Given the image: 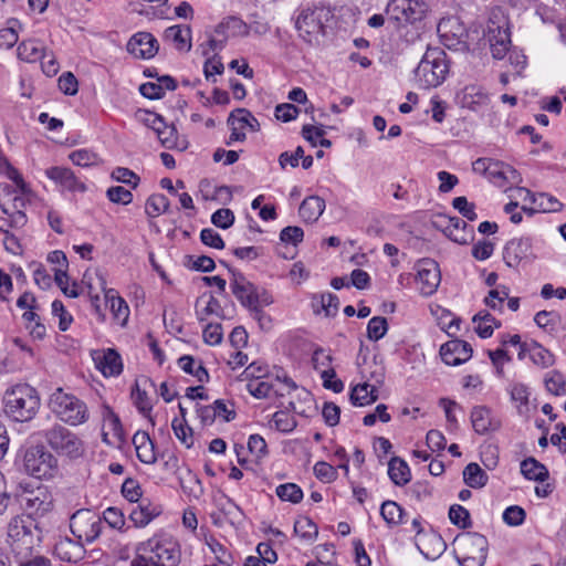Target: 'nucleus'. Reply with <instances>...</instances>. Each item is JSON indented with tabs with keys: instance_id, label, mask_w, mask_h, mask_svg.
Listing matches in <instances>:
<instances>
[{
	"instance_id": "f257e3e1",
	"label": "nucleus",
	"mask_w": 566,
	"mask_h": 566,
	"mask_svg": "<svg viewBox=\"0 0 566 566\" xmlns=\"http://www.w3.org/2000/svg\"><path fill=\"white\" fill-rule=\"evenodd\" d=\"M180 556L178 542L167 533H158L136 545L130 566H177Z\"/></svg>"
},
{
	"instance_id": "f03ea898",
	"label": "nucleus",
	"mask_w": 566,
	"mask_h": 566,
	"mask_svg": "<svg viewBox=\"0 0 566 566\" xmlns=\"http://www.w3.org/2000/svg\"><path fill=\"white\" fill-rule=\"evenodd\" d=\"M41 406L38 390L29 384H15L3 395V411L8 418L17 422L32 420Z\"/></svg>"
},
{
	"instance_id": "7ed1b4c3",
	"label": "nucleus",
	"mask_w": 566,
	"mask_h": 566,
	"mask_svg": "<svg viewBox=\"0 0 566 566\" xmlns=\"http://www.w3.org/2000/svg\"><path fill=\"white\" fill-rule=\"evenodd\" d=\"M448 72L446 52L440 48H429L415 70V80L421 88L437 87L446 80Z\"/></svg>"
},
{
	"instance_id": "20e7f679",
	"label": "nucleus",
	"mask_w": 566,
	"mask_h": 566,
	"mask_svg": "<svg viewBox=\"0 0 566 566\" xmlns=\"http://www.w3.org/2000/svg\"><path fill=\"white\" fill-rule=\"evenodd\" d=\"M39 541L40 531L30 515H18L9 522L7 543L13 555L28 554Z\"/></svg>"
},
{
	"instance_id": "39448f33",
	"label": "nucleus",
	"mask_w": 566,
	"mask_h": 566,
	"mask_svg": "<svg viewBox=\"0 0 566 566\" xmlns=\"http://www.w3.org/2000/svg\"><path fill=\"white\" fill-rule=\"evenodd\" d=\"M41 437L60 457L76 460L85 453V444L78 434L60 423L43 430Z\"/></svg>"
},
{
	"instance_id": "423d86ee",
	"label": "nucleus",
	"mask_w": 566,
	"mask_h": 566,
	"mask_svg": "<svg viewBox=\"0 0 566 566\" xmlns=\"http://www.w3.org/2000/svg\"><path fill=\"white\" fill-rule=\"evenodd\" d=\"M25 206L24 198L17 190L0 188V208L3 214L0 216V230L6 235L9 234V229H20L27 224Z\"/></svg>"
},
{
	"instance_id": "0eeeda50",
	"label": "nucleus",
	"mask_w": 566,
	"mask_h": 566,
	"mask_svg": "<svg viewBox=\"0 0 566 566\" xmlns=\"http://www.w3.org/2000/svg\"><path fill=\"white\" fill-rule=\"evenodd\" d=\"M52 412L70 426H78L87 421L88 410L86 403L77 397L57 389L50 399Z\"/></svg>"
},
{
	"instance_id": "6e6552de",
	"label": "nucleus",
	"mask_w": 566,
	"mask_h": 566,
	"mask_svg": "<svg viewBox=\"0 0 566 566\" xmlns=\"http://www.w3.org/2000/svg\"><path fill=\"white\" fill-rule=\"evenodd\" d=\"M23 467L28 474L36 479H51L59 470L57 459L42 446L27 449Z\"/></svg>"
},
{
	"instance_id": "1a4fd4ad",
	"label": "nucleus",
	"mask_w": 566,
	"mask_h": 566,
	"mask_svg": "<svg viewBox=\"0 0 566 566\" xmlns=\"http://www.w3.org/2000/svg\"><path fill=\"white\" fill-rule=\"evenodd\" d=\"M473 171L485 176L496 187L520 182V174L512 166L491 158H479L472 165Z\"/></svg>"
},
{
	"instance_id": "9d476101",
	"label": "nucleus",
	"mask_w": 566,
	"mask_h": 566,
	"mask_svg": "<svg viewBox=\"0 0 566 566\" xmlns=\"http://www.w3.org/2000/svg\"><path fill=\"white\" fill-rule=\"evenodd\" d=\"M329 15V11L323 6L303 8L295 20V28L306 42L316 40L324 30V20Z\"/></svg>"
},
{
	"instance_id": "9b49d317",
	"label": "nucleus",
	"mask_w": 566,
	"mask_h": 566,
	"mask_svg": "<svg viewBox=\"0 0 566 566\" xmlns=\"http://www.w3.org/2000/svg\"><path fill=\"white\" fill-rule=\"evenodd\" d=\"M72 534L82 543H92L101 534L103 521L95 512L83 509L76 511L70 518Z\"/></svg>"
},
{
	"instance_id": "f8f14e48",
	"label": "nucleus",
	"mask_w": 566,
	"mask_h": 566,
	"mask_svg": "<svg viewBox=\"0 0 566 566\" xmlns=\"http://www.w3.org/2000/svg\"><path fill=\"white\" fill-rule=\"evenodd\" d=\"M485 35L490 43L492 56L502 60L509 52L511 36L507 23L500 12H492L486 25Z\"/></svg>"
},
{
	"instance_id": "ddd939ff",
	"label": "nucleus",
	"mask_w": 566,
	"mask_h": 566,
	"mask_svg": "<svg viewBox=\"0 0 566 566\" xmlns=\"http://www.w3.org/2000/svg\"><path fill=\"white\" fill-rule=\"evenodd\" d=\"M232 293L240 301V303L254 311L255 316L259 321L266 318L270 321V316L265 315L259 308L268 306L273 302L272 295L264 289L263 285H231Z\"/></svg>"
},
{
	"instance_id": "4468645a",
	"label": "nucleus",
	"mask_w": 566,
	"mask_h": 566,
	"mask_svg": "<svg viewBox=\"0 0 566 566\" xmlns=\"http://www.w3.org/2000/svg\"><path fill=\"white\" fill-rule=\"evenodd\" d=\"M427 12L422 0H390L386 13L389 19L403 24L420 21Z\"/></svg>"
},
{
	"instance_id": "2eb2a0df",
	"label": "nucleus",
	"mask_w": 566,
	"mask_h": 566,
	"mask_svg": "<svg viewBox=\"0 0 566 566\" xmlns=\"http://www.w3.org/2000/svg\"><path fill=\"white\" fill-rule=\"evenodd\" d=\"M438 33L442 43L448 49L467 50L468 49V31L458 18L442 19L438 23Z\"/></svg>"
},
{
	"instance_id": "dca6fc26",
	"label": "nucleus",
	"mask_w": 566,
	"mask_h": 566,
	"mask_svg": "<svg viewBox=\"0 0 566 566\" xmlns=\"http://www.w3.org/2000/svg\"><path fill=\"white\" fill-rule=\"evenodd\" d=\"M503 261L506 266L517 269L531 262L535 255L528 238H513L503 248Z\"/></svg>"
},
{
	"instance_id": "f3484780",
	"label": "nucleus",
	"mask_w": 566,
	"mask_h": 566,
	"mask_svg": "<svg viewBox=\"0 0 566 566\" xmlns=\"http://www.w3.org/2000/svg\"><path fill=\"white\" fill-rule=\"evenodd\" d=\"M45 176L55 184L62 192H85L86 185L80 180L75 174L67 167L53 166L45 170Z\"/></svg>"
},
{
	"instance_id": "a211bd4d",
	"label": "nucleus",
	"mask_w": 566,
	"mask_h": 566,
	"mask_svg": "<svg viewBox=\"0 0 566 566\" xmlns=\"http://www.w3.org/2000/svg\"><path fill=\"white\" fill-rule=\"evenodd\" d=\"M95 367L105 377H116L123 371V360L114 348L95 350L92 354Z\"/></svg>"
},
{
	"instance_id": "6ab92c4d",
	"label": "nucleus",
	"mask_w": 566,
	"mask_h": 566,
	"mask_svg": "<svg viewBox=\"0 0 566 566\" xmlns=\"http://www.w3.org/2000/svg\"><path fill=\"white\" fill-rule=\"evenodd\" d=\"M473 349L471 345L462 339H451L440 348L442 360L450 366H459L472 357Z\"/></svg>"
},
{
	"instance_id": "aec40b11",
	"label": "nucleus",
	"mask_w": 566,
	"mask_h": 566,
	"mask_svg": "<svg viewBox=\"0 0 566 566\" xmlns=\"http://www.w3.org/2000/svg\"><path fill=\"white\" fill-rule=\"evenodd\" d=\"M158 49L157 39L149 32H138L127 43V51L137 59H151Z\"/></svg>"
},
{
	"instance_id": "412c9836",
	"label": "nucleus",
	"mask_w": 566,
	"mask_h": 566,
	"mask_svg": "<svg viewBox=\"0 0 566 566\" xmlns=\"http://www.w3.org/2000/svg\"><path fill=\"white\" fill-rule=\"evenodd\" d=\"M205 566H232V556L213 536H205Z\"/></svg>"
},
{
	"instance_id": "4be33fe9",
	"label": "nucleus",
	"mask_w": 566,
	"mask_h": 566,
	"mask_svg": "<svg viewBox=\"0 0 566 566\" xmlns=\"http://www.w3.org/2000/svg\"><path fill=\"white\" fill-rule=\"evenodd\" d=\"M471 423L478 434H485L489 431H496L501 428V421L492 416L486 406H475L471 410Z\"/></svg>"
},
{
	"instance_id": "5701e85b",
	"label": "nucleus",
	"mask_w": 566,
	"mask_h": 566,
	"mask_svg": "<svg viewBox=\"0 0 566 566\" xmlns=\"http://www.w3.org/2000/svg\"><path fill=\"white\" fill-rule=\"evenodd\" d=\"M226 285H217V291L213 294H202L197 300V317L200 321L207 319L209 316H221L222 307L217 298L222 295Z\"/></svg>"
},
{
	"instance_id": "b1692460",
	"label": "nucleus",
	"mask_w": 566,
	"mask_h": 566,
	"mask_svg": "<svg viewBox=\"0 0 566 566\" xmlns=\"http://www.w3.org/2000/svg\"><path fill=\"white\" fill-rule=\"evenodd\" d=\"M416 545L427 558L438 557L447 547L441 535L433 531L416 537Z\"/></svg>"
},
{
	"instance_id": "393cba45",
	"label": "nucleus",
	"mask_w": 566,
	"mask_h": 566,
	"mask_svg": "<svg viewBox=\"0 0 566 566\" xmlns=\"http://www.w3.org/2000/svg\"><path fill=\"white\" fill-rule=\"evenodd\" d=\"M164 41L180 52L191 50V29L188 25H171L164 32Z\"/></svg>"
},
{
	"instance_id": "a878e982",
	"label": "nucleus",
	"mask_w": 566,
	"mask_h": 566,
	"mask_svg": "<svg viewBox=\"0 0 566 566\" xmlns=\"http://www.w3.org/2000/svg\"><path fill=\"white\" fill-rule=\"evenodd\" d=\"M161 512L163 509L160 505L143 500L136 507L130 511L129 520L136 527H145L155 517L159 516Z\"/></svg>"
},
{
	"instance_id": "bb28decb",
	"label": "nucleus",
	"mask_w": 566,
	"mask_h": 566,
	"mask_svg": "<svg viewBox=\"0 0 566 566\" xmlns=\"http://www.w3.org/2000/svg\"><path fill=\"white\" fill-rule=\"evenodd\" d=\"M55 555L63 562L77 563L84 557L83 543L71 538H63L54 546Z\"/></svg>"
},
{
	"instance_id": "cd10ccee",
	"label": "nucleus",
	"mask_w": 566,
	"mask_h": 566,
	"mask_svg": "<svg viewBox=\"0 0 566 566\" xmlns=\"http://www.w3.org/2000/svg\"><path fill=\"white\" fill-rule=\"evenodd\" d=\"M136 455L145 464H154L157 460L155 444L145 431H137L133 437Z\"/></svg>"
},
{
	"instance_id": "c85d7f7f",
	"label": "nucleus",
	"mask_w": 566,
	"mask_h": 566,
	"mask_svg": "<svg viewBox=\"0 0 566 566\" xmlns=\"http://www.w3.org/2000/svg\"><path fill=\"white\" fill-rule=\"evenodd\" d=\"M509 394L511 400L515 403L517 413L522 417L528 418L532 409L534 408L530 400V388L524 384L515 382L510 386Z\"/></svg>"
},
{
	"instance_id": "c756f323",
	"label": "nucleus",
	"mask_w": 566,
	"mask_h": 566,
	"mask_svg": "<svg viewBox=\"0 0 566 566\" xmlns=\"http://www.w3.org/2000/svg\"><path fill=\"white\" fill-rule=\"evenodd\" d=\"M415 280L418 283H440L441 272L439 264L432 259H422L413 268Z\"/></svg>"
},
{
	"instance_id": "7c9ffc66",
	"label": "nucleus",
	"mask_w": 566,
	"mask_h": 566,
	"mask_svg": "<svg viewBox=\"0 0 566 566\" xmlns=\"http://www.w3.org/2000/svg\"><path fill=\"white\" fill-rule=\"evenodd\" d=\"M467 545L475 547L479 551L478 556H467L462 560L459 559L461 566H483L486 559L488 541L486 537L474 533L465 538Z\"/></svg>"
},
{
	"instance_id": "2f4dec72",
	"label": "nucleus",
	"mask_w": 566,
	"mask_h": 566,
	"mask_svg": "<svg viewBox=\"0 0 566 566\" xmlns=\"http://www.w3.org/2000/svg\"><path fill=\"white\" fill-rule=\"evenodd\" d=\"M311 306L314 314H324L326 317H333L338 313L339 301L335 294H314L311 300Z\"/></svg>"
},
{
	"instance_id": "473e14b6",
	"label": "nucleus",
	"mask_w": 566,
	"mask_h": 566,
	"mask_svg": "<svg viewBox=\"0 0 566 566\" xmlns=\"http://www.w3.org/2000/svg\"><path fill=\"white\" fill-rule=\"evenodd\" d=\"M21 504L33 513H44L49 510L51 502L45 490L24 492L21 495Z\"/></svg>"
},
{
	"instance_id": "72a5a7b5",
	"label": "nucleus",
	"mask_w": 566,
	"mask_h": 566,
	"mask_svg": "<svg viewBox=\"0 0 566 566\" xmlns=\"http://www.w3.org/2000/svg\"><path fill=\"white\" fill-rule=\"evenodd\" d=\"M446 232L454 242L467 244L472 239L473 229L464 220L451 217L448 219Z\"/></svg>"
},
{
	"instance_id": "f704fd0d",
	"label": "nucleus",
	"mask_w": 566,
	"mask_h": 566,
	"mask_svg": "<svg viewBox=\"0 0 566 566\" xmlns=\"http://www.w3.org/2000/svg\"><path fill=\"white\" fill-rule=\"evenodd\" d=\"M216 32L224 36H247L250 33V27L241 18L230 15L217 25Z\"/></svg>"
},
{
	"instance_id": "c9c22d12",
	"label": "nucleus",
	"mask_w": 566,
	"mask_h": 566,
	"mask_svg": "<svg viewBox=\"0 0 566 566\" xmlns=\"http://www.w3.org/2000/svg\"><path fill=\"white\" fill-rule=\"evenodd\" d=\"M325 210V201L318 196L305 198L298 209L300 217L305 222H315Z\"/></svg>"
},
{
	"instance_id": "e433bc0d",
	"label": "nucleus",
	"mask_w": 566,
	"mask_h": 566,
	"mask_svg": "<svg viewBox=\"0 0 566 566\" xmlns=\"http://www.w3.org/2000/svg\"><path fill=\"white\" fill-rule=\"evenodd\" d=\"M108 298L107 310L112 313L114 321L120 326H124L129 316L127 303L114 289H108Z\"/></svg>"
},
{
	"instance_id": "4c0bfd02",
	"label": "nucleus",
	"mask_w": 566,
	"mask_h": 566,
	"mask_svg": "<svg viewBox=\"0 0 566 566\" xmlns=\"http://www.w3.org/2000/svg\"><path fill=\"white\" fill-rule=\"evenodd\" d=\"M349 398L354 406L364 407L378 399V389L368 382L358 384L352 389Z\"/></svg>"
},
{
	"instance_id": "58836bf2",
	"label": "nucleus",
	"mask_w": 566,
	"mask_h": 566,
	"mask_svg": "<svg viewBox=\"0 0 566 566\" xmlns=\"http://www.w3.org/2000/svg\"><path fill=\"white\" fill-rule=\"evenodd\" d=\"M388 475L391 482L398 486L406 485L411 480V472L407 462L398 457L388 462Z\"/></svg>"
},
{
	"instance_id": "ea45409f",
	"label": "nucleus",
	"mask_w": 566,
	"mask_h": 566,
	"mask_svg": "<svg viewBox=\"0 0 566 566\" xmlns=\"http://www.w3.org/2000/svg\"><path fill=\"white\" fill-rule=\"evenodd\" d=\"M380 515L389 527H395L406 522L405 510L397 502L391 500L382 502Z\"/></svg>"
},
{
	"instance_id": "a19ab883",
	"label": "nucleus",
	"mask_w": 566,
	"mask_h": 566,
	"mask_svg": "<svg viewBox=\"0 0 566 566\" xmlns=\"http://www.w3.org/2000/svg\"><path fill=\"white\" fill-rule=\"evenodd\" d=\"M462 105L475 111L479 106L486 105L489 96L486 92L478 85H468L462 92Z\"/></svg>"
},
{
	"instance_id": "79ce46f5",
	"label": "nucleus",
	"mask_w": 566,
	"mask_h": 566,
	"mask_svg": "<svg viewBox=\"0 0 566 566\" xmlns=\"http://www.w3.org/2000/svg\"><path fill=\"white\" fill-rule=\"evenodd\" d=\"M17 51L20 60L34 63L43 57L45 48L38 40H27L19 44Z\"/></svg>"
},
{
	"instance_id": "37998d69",
	"label": "nucleus",
	"mask_w": 566,
	"mask_h": 566,
	"mask_svg": "<svg viewBox=\"0 0 566 566\" xmlns=\"http://www.w3.org/2000/svg\"><path fill=\"white\" fill-rule=\"evenodd\" d=\"M179 368L188 375L193 376L199 382H207L209 374L201 364H196V360L190 355H184L177 361Z\"/></svg>"
},
{
	"instance_id": "c03bdc74",
	"label": "nucleus",
	"mask_w": 566,
	"mask_h": 566,
	"mask_svg": "<svg viewBox=\"0 0 566 566\" xmlns=\"http://www.w3.org/2000/svg\"><path fill=\"white\" fill-rule=\"evenodd\" d=\"M521 472L528 480L543 482L548 478L546 467L534 458H527L521 462Z\"/></svg>"
},
{
	"instance_id": "a18cd8bd",
	"label": "nucleus",
	"mask_w": 566,
	"mask_h": 566,
	"mask_svg": "<svg viewBox=\"0 0 566 566\" xmlns=\"http://www.w3.org/2000/svg\"><path fill=\"white\" fill-rule=\"evenodd\" d=\"M180 485L182 491L193 499H200L203 495V486L199 476L191 470H186L179 476Z\"/></svg>"
},
{
	"instance_id": "49530a36",
	"label": "nucleus",
	"mask_w": 566,
	"mask_h": 566,
	"mask_svg": "<svg viewBox=\"0 0 566 566\" xmlns=\"http://www.w3.org/2000/svg\"><path fill=\"white\" fill-rule=\"evenodd\" d=\"M48 261L52 265L51 271L54 273L55 283H64L67 280V259L64 252L53 251L48 255Z\"/></svg>"
},
{
	"instance_id": "de8ad7c7",
	"label": "nucleus",
	"mask_w": 566,
	"mask_h": 566,
	"mask_svg": "<svg viewBox=\"0 0 566 566\" xmlns=\"http://www.w3.org/2000/svg\"><path fill=\"white\" fill-rule=\"evenodd\" d=\"M526 350L530 359L541 368H548L555 364V356L538 343L531 344Z\"/></svg>"
},
{
	"instance_id": "09e8293b",
	"label": "nucleus",
	"mask_w": 566,
	"mask_h": 566,
	"mask_svg": "<svg viewBox=\"0 0 566 566\" xmlns=\"http://www.w3.org/2000/svg\"><path fill=\"white\" fill-rule=\"evenodd\" d=\"M294 533L305 543H313L317 535V525L306 516L297 518L294 523Z\"/></svg>"
},
{
	"instance_id": "8fccbe9b",
	"label": "nucleus",
	"mask_w": 566,
	"mask_h": 566,
	"mask_svg": "<svg viewBox=\"0 0 566 566\" xmlns=\"http://www.w3.org/2000/svg\"><path fill=\"white\" fill-rule=\"evenodd\" d=\"M248 392L256 399H265L272 396V376L251 379L247 384Z\"/></svg>"
},
{
	"instance_id": "3c124183",
	"label": "nucleus",
	"mask_w": 566,
	"mask_h": 566,
	"mask_svg": "<svg viewBox=\"0 0 566 566\" xmlns=\"http://www.w3.org/2000/svg\"><path fill=\"white\" fill-rule=\"evenodd\" d=\"M473 323L475 324V332L481 338H489L493 334V325L495 324L499 327V324L495 323V318L486 311H480L476 313L473 318Z\"/></svg>"
},
{
	"instance_id": "603ef678",
	"label": "nucleus",
	"mask_w": 566,
	"mask_h": 566,
	"mask_svg": "<svg viewBox=\"0 0 566 566\" xmlns=\"http://www.w3.org/2000/svg\"><path fill=\"white\" fill-rule=\"evenodd\" d=\"M88 286V296L91 306L94 310L95 315L101 322L106 319V311L108 307V290L102 289V293H94L93 285Z\"/></svg>"
},
{
	"instance_id": "864d4df0",
	"label": "nucleus",
	"mask_w": 566,
	"mask_h": 566,
	"mask_svg": "<svg viewBox=\"0 0 566 566\" xmlns=\"http://www.w3.org/2000/svg\"><path fill=\"white\" fill-rule=\"evenodd\" d=\"M463 480L470 488H483L488 482L486 473L478 463H469L463 470Z\"/></svg>"
},
{
	"instance_id": "5fc2aeb1",
	"label": "nucleus",
	"mask_w": 566,
	"mask_h": 566,
	"mask_svg": "<svg viewBox=\"0 0 566 566\" xmlns=\"http://www.w3.org/2000/svg\"><path fill=\"white\" fill-rule=\"evenodd\" d=\"M544 385L552 395L566 396V379L560 371L556 369L548 371L544 377Z\"/></svg>"
},
{
	"instance_id": "6e6d98bb",
	"label": "nucleus",
	"mask_w": 566,
	"mask_h": 566,
	"mask_svg": "<svg viewBox=\"0 0 566 566\" xmlns=\"http://www.w3.org/2000/svg\"><path fill=\"white\" fill-rule=\"evenodd\" d=\"M169 208V200L165 195H151L145 205V212L149 218H156L165 213Z\"/></svg>"
},
{
	"instance_id": "4d7b16f0",
	"label": "nucleus",
	"mask_w": 566,
	"mask_h": 566,
	"mask_svg": "<svg viewBox=\"0 0 566 566\" xmlns=\"http://www.w3.org/2000/svg\"><path fill=\"white\" fill-rule=\"evenodd\" d=\"M69 159L76 166L80 167H92L101 164L98 155L90 149L82 148L72 151L69 155Z\"/></svg>"
},
{
	"instance_id": "13d9d810",
	"label": "nucleus",
	"mask_w": 566,
	"mask_h": 566,
	"mask_svg": "<svg viewBox=\"0 0 566 566\" xmlns=\"http://www.w3.org/2000/svg\"><path fill=\"white\" fill-rule=\"evenodd\" d=\"M272 426L282 433H290L292 432L296 426L297 422L289 411L286 410H279L273 413L272 416Z\"/></svg>"
},
{
	"instance_id": "bf43d9fd",
	"label": "nucleus",
	"mask_w": 566,
	"mask_h": 566,
	"mask_svg": "<svg viewBox=\"0 0 566 566\" xmlns=\"http://www.w3.org/2000/svg\"><path fill=\"white\" fill-rule=\"evenodd\" d=\"M228 123H233L239 126H242V129L249 127L251 130L259 129L258 119L247 109L239 108L232 112L228 118Z\"/></svg>"
},
{
	"instance_id": "052dcab7",
	"label": "nucleus",
	"mask_w": 566,
	"mask_h": 566,
	"mask_svg": "<svg viewBox=\"0 0 566 566\" xmlns=\"http://www.w3.org/2000/svg\"><path fill=\"white\" fill-rule=\"evenodd\" d=\"M132 399L138 411L144 416L148 417L153 421L150 417V411L153 409L151 400L148 397L147 392L139 388L137 382L132 389Z\"/></svg>"
},
{
	"instance_id": "680f3d73",
	"label": "nucleus",
	"mask_w": 566,
	"mask_h": 566,
	"mask_svg": "<svg viewBox=\"0 0 566 566\" xmlns=\"http://www.w3.org/2000/svg\"><path fill=\"white\" fill-rule=\"evenodd\" d=\"M275 493L280 500L291 502L294 504L301 502L303 499V491L295 483L280 484L276 488Z\"/></svg>"
},
{
	"instance_id": "e2e57ef3",
	"label": "nucleus",
	"mask_w": 566,
	"mask_h": 566,
	"mask_svg": "<svg viewBox=\"0 0 566 566\" xmlns=\"http://www.w3.org/2000/svg\"><path fill=\"white\" fill-rule=\"evenodd\" d=\"M171 427L176 438L186 447L191 448L193 446V432L192 429L184 421L175 418L171 422Z\"/></svg>"
},
{
	"instance_id": "0e129e2a",
	"label": "nucleus",
	"mask_w": 566,
	"mask_h": 566,
	"mask_svg": "<svg viewBox=\"0 0 566 566\" xmlns=\"http://www.w3.org/2000/svg\"><path fill=\"white\" fill-rule=\"evenodd\" d=\"M8 177L14 182L15 188L8 186L12 190H17L19 196L24 198V203L29 202L33 197L30 186L24 181L22 175L14 168H10Z\"/></svg>"
},
{
	"instance_id": "69168bd1",
	"label": "nucleus",
	"mask_w": 566,
	"mask_h": 566,
	"mask_svg": "<svg viewBox=\"0 0 566 566\" xmlns=\"http://www.w3.org/2000/svg\"><path fill=\"white\" fill-rule=\"evenodd\" d=\"M388 331L387 319L382 316L373 317L367 324V337L377 342L381 339Z\"/></svg>"
},
{
	"instance_id": "338daca9",
	"label": "nucleus",
	"mask_w": 566,
	"mask_h": 566,
	"mask_svg": "<svg viewBox=\"0 0 566 566\" xmlns=\"http://www.w3.org/2000/svg\"><path fill=\"white\" fill-rule=\"evenodd\" d=\"M449 518L452 524L461 528L471 526L470 513L462 505L453 504L449 510Z\"/></svg>"
},
{
	"instance_id": "774afa93",
	"label": "nucleus",
	"mask_w": 566,
	"mask_h": 566,
	"mask_svg": "<svg viewBox=\"0 0 566 566\" xmlns=\"http://www.w3.org/2000/svg\"><path fill=\"white\" fill-rule=\"evenodd\" d=\"M18 566H51V563L48 558L33 555V549H30L28 554H15L13 555Z\"/></svg>"
}]
</instances>
